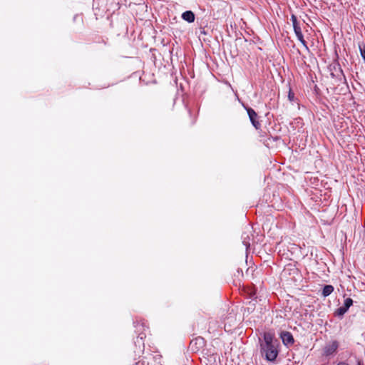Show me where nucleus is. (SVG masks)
Segmentation results:
<instances>
[{
	"label": "nucleus",
	"mask_w": 365,
	"mask_h": 365,
	"mask_svg": "<svg viewBox=\"0 0 365 365\" xmlns=\"http://www.w3.org/2000/svg\"><path fill=\"white\" fill-rule=\"evenodd\" d=\"M297 39L302 43L303 46L305 48L306 50H309V48L307 46V42L305 41L304 38V36L302 34V32L296 34Z\"/></svg>",
	"instance_id": "1a4fd4ad"
},
{
	"label": "nucleus",
	"mask_w": 365,
	"mask_h": 365,
	"mask_svg": "<svg viewBox=\"0 0 365 365\" xmlns=\"http://www.w3.org/2000/svg\"><path fill=\"white\" fill-rule=\"evenodd\" d=\"M243 245L247 250L250 246V242L253 240L252 230L250 227H246L241 236Z\"/></svg>",
	"instance_id": "f03ea898"
},
{
	"label": "nucleus",
	"mask_w": 365,
	"mask_h": 365,
	"mask_svg": "<svg viewBox=\"0 0 365 365\" xmlns=\"http://www.w3.org/2000/svg\"><path fill=\"white\" fill-rule=\"evenodd\" d=\"M288 97H289V99L290 101H292V100L294 98V93H292L291 91H289V95H288Z\"/></svg>",
	"instance_id": "ddd939ff"
},
{
	"label": "nucleus",
	"mask_w": 365,
	"mask_h": 365,
	"mask_svg": "<svg viewBox=\"0 0 365 365\" xmlns=\"http://www.w3.org/2000/svg\"><path fill=\"white\" fill-rule=\"evenodd\" d=\"M196 341H197V342H199V343H201V342H202L203 339H202V338H199V339H196Z\"/></svg>",
	"instance_id": "4468645a"
},
{
	"label": "nucleus",
	"mask_w": 365,
	"mask_h": 365,
	"mask_svg": "<svg viewBox=\"0 0 365 365\" xmlns=\"http://www.w3.org/2000/svg\"><path fill=\"white\" fill-rule=\"evenodd\" d=\"M334 291V287L331 285H325L322 290V295L324 297H328Z\"/></svg>",
	"instance_id": "6e6552de"
},
{
	"label": "nucleus",
	"mask_w": 365,
	"mask_h": 365,
	"mask_svg": "<svg viewBox=\"0 0 365 365\" xmlns=\"http://www.w3.org/2000/svg\"><path fill=\"white\" fill-rule=\"evenodd\" d=\"M280 337L282 340L283 344L286 346H289L292 345L294 342V339L292 334L289 331H282L280 334Z\"/></svg>",
	"instance_id": "20e7f679"
},
{
	"label": "nucleus",
	"mask_w": 365,
	"mask_h": 365,
	"mask_svg": "<svg viewBox=\"0 0 365 365\" xmlns=\"http://www.w3.org/2000/svg\"><path fill=\"white\" fill-rule=\"evenodd\" d=\"M247 114L249 115L250 120L252 124L253 125V126L256 129H259L260 128L261 125H260L259 122L257 120V113L251 108H247Z\"/></svg>",
	"instance_id": "39448f33"
},
{
	"label": "nucleus",
	"mask_w": 365,
	"mask_h": 365,
	"mask_svg": "<svg viewBox=\"0 0 365 365\" xmlns=\"http://www.w3.org/2000/svg\"><path fill=\"white\" fill-rule=\"evenodd\" d=\"M263 342L260 343V351L265 359L269 361H274L278 356V350L274 341V334L271 332H264L263 334Z\"/></svg>",
	"instance_id": "f257e3e1"
},
{
	"label": "nucleus",
	"mask_w": 365,
	"mask_h": 365,
	"mask_svg": "<svg viewBox=\"0 0 365 365\" xmlns=\"http://www.w3.org/2000/svg\"><path fill=\"white\" fill-rule=\"evenodd\" d=\"M291 21L292 22L293 28L295 34H299L302 32L301 27L297 21V17L295 15L292 14L291 16Z\"/></svg>",
	"instance_id": "0eeeda50"
},
{
	"label": "nucleus",
	"mask_w": 365,
	"mask_h": 365,
	"mask_svg": "<svg viewBox=\"0 0 365 365\" xmlns=\"http://www.w3.org/2000/svg\"><path fill=\"white\" fill-rule=\"evenodd\" d=\"M357 365H363V364H362V363L361 361H358Z\"/></svg>",
	"instance_id": "2eb2a0df"
},
{
	"label": "nucleus",
	"mask_w": 365,
	"mask_h": 365,
	"mask_svg": "<svg viewBox=\"0 0 365 365\" xmlns=\"http://www.w3.org/2000/svg\"><path fill=\"white\" fill-rule=\"evenodd\" d=\"M353 304V300L351 298H346L344 299V304L342 305L346 309H349V307Z\"/></svg>",
	"instance_id": "9d476101"
},
{
	"label": "nucleus",
	"mask_w": 365,
	"mask_h": 365,
	"mask_svg": "<svg viewBox=\"0 0 365 365\" xmlns=\"http://www.w3.org/2000/svg\"><path fill=\"white\" fill-rule=\"evenodd\" d=\"M182 18L188 23H192L195 21V14L191 11H186L182 13Z\"/></svg>",
	"instance_id": "423d86ee"
},
{
	"label": "nucleus",
	"mask_w": 365,
	"mask_h": 365,
	"mask_svg": "<svg viewBox=\"0 0 365 365\" xmlns=\"http://www.w3.org/2000/svg\"><path fill=\"white\" fill-rule=\"evenodd\" d=\"M347 311V309H346L343 306H341L336 310L335 314L337 316H343Z\"/></svg>",
	"instance_id": "9b49d317"
},
{
	"label": "nucleus",
	"mask_w": 365,
	"mask_h": 365,
	"mask_svg": "<svg viewBox=\"0 0 365 365\" xmlns=\"http://www.w3.org/2000/svg\"><path fill=\"white\" fill-rule=\"evenodd\" d=\"M339 347V343L337 341H332L330 343L326 344L323 349V354L324 356H330L336 352Z\"/></svg>",
	"instance_id": "7ed1b4c3"
},
{
	"label": "nucleus",
	"mask_w": 365,
	"mask_h": 365,
	"mask_svg": "<svg viewBox=\"0 0 365 365\" xmlns=\"http://www.w3.org/2000/svg\"><path fill=\"white\" fill-rule=\"evenodd\" d=\"M360 51H361V56L363 57V58L364 59L365 61V47L363 48H360Z\"/></svg>",
	"instance_id": "f8f14e48"
}]
</instances>
